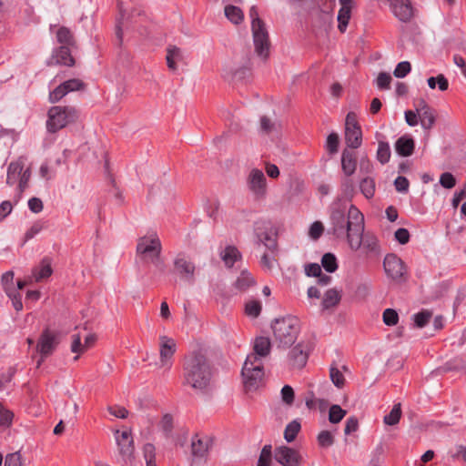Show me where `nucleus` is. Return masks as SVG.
Segmentation results:
<instances>
[{
    "label": "nucleus",
    "instance_id": "e2e57ef3",
    "mask_svg": "<svg viewBox=\"0 0 466 466\" xmlns=\"http://www.w3.org/2000/svg\"><path fill=\"white\" fill-rule=\"evenodd\" d=\"M394 186L398 192L406 193L409 190L410 183L405 177L399 176L394 180Z\"/></svg>",
    "mask_w": 466,
    "mask_h": 466
},
{
    "label": "nucleus",
    "instance_id": "aec40b11",
    "mask_svg": "<svg viewBox=\"0 0 466 466\" xmlns=\"http://www.w3.org/2000/svg\"><path fill=\"white\" fill-rule=\"evenodd\" d=\"M27 158L24 156L19 157L16 160L12 161L7 167L6 184L14 186L16 184L25 170Z\"/></svg>",
    "mask_w": 466,
    "mask_h": 466
},
{
    "label": "nucleus",
    "instance_id": "2eb2a0df",
    "mask_svg": "<svg viewBox=\"0 0 466 466\" xmlns=\"http://www.w3.org/2000/svg\"><path fill=\"white\" fill-rule=\"evenodd\" d=\"M384 271L392 280H400L406 273L403 261L395 254H388L383 260Z\"/></svg>",
    "mask_w": 466,
    "mask_h": 466
},
{
    "label": "nucleus",
    "instance_id": "f03ea898",
    "mask_svg": "<svg viewBox=\"0 0 466 466\" xmlns=\"http://www.w3.org/2000/svg\"><path fill=\"white\" fill-rule=\"evenodd\" d=\"M213 371L202 354H193L186 359L184 365L185 383L195 390H206L212 381Z\"/></svg>",
    "mask_w": 466,
    "mask_h": 466
},
{
    "label": "nucleus",
    "instance_id": "1a4fd4ad",
    "mask_svg": "<svg viewBox=\"0 0 466 466\" xmlns=\"http://www.w3.org/2000/svg\"><path fill=\"white\" fill-rule=\"evenodd\" d=\"M345 141L348 147L358 148L362 142V132L354 112L348 113L345 121Z\"/></svg>",
    "mask_w": 466,
    "mask_h": 466
},
{
    "label": "nucleus",
    "instance_id": "7c9ffc66",
    "mask_svg": "<svg viewBox=\"0 0 466 466\" xmlns=\"http://www.w3.org/2000/svg\"><path fill=\"white\" fill-rule=\"evenodd\" d=\"M226 17L233 24L238 25L244 19L243 11L233 5H227L224 8Z\"/></svg>",
    "mask_w": 466,
    "mask_h": 466
},
{
    "label": "nucleus",
    "instance_id": "13d9d810",
    "mask_svg": "<svg viewBox=\"0 0 466 466\" xmlns=\"http://www.w3.org/2000/svg\"><path fill=\"white\" fill-rule=\"evenodd\" d=\"M66 94L79 90L83 87V83L79 79H69L61 84Z\"/></svg>",
    "mask_w": 466,
    "mask_h": 466
},
{
    "label": "nucleus",
    "instance_id": "603ef678",
    "mask_svg": "<svg viewBox=\"0 0 466 466\" xmlns=\"http://www.w3.org/2000/svg\"><path fill=\"white\" fill-rule=\"evenodd\" d=\"M13 418L14 413L0 403V426H9Z\"/></svg>",
    "mask_w": 466,
    "mask_h": 466
},
{
    "label": "nucleus",
    "instance_id": "de8ad7c7",
    "mask_svg": "<svg viewBox=\"0 0 466 466\" xmlns=\"http://www.w3.org/2000/svg\"><path fill=\"white\" fill-rule=\"evenodd\" d=\"M341 191H342L343 197L347 200L352 199V198L354 196L355 189H354L353 181L350 178L346 177V178L342 179Z\"/></svg>",
    "mask_w": 466,
    "mask_h": 466
},
{
    "label": "nucleus",
    "instance_id": "f8f14e48",
    "mask_svg": "<svg viewBox=\"0 0 466 466\" xmlns=\"http://www.w3.org/2000/svg\"><path fill=\"white\" fill-rule=\"evenodd\" d=\"M60 341L59 333L49 329H46L37 342L36 350L41 354L42 359L51 355Z\"/></svg>",
    "mask_w": 466,
    "mask_h": 466
},
{
    "label": "nucleus",
    "instance_id": "6e6552de",
    "mask_svg": "<svg viewBox=\"0 0 466 466\" xmlns=\"http://www.w3.org/2000/svg\"><path fill=\"white\" fill-rule=\"evenodd\" d=\"M173 268L180 281L190 285L195 282L197 267L187 254L178 253L173 260Z\"/></svg>",
    "mask_w": 466,
    "mask_h": 466
},
{
    "label": "nucleus",
    "instance_id": "37998d69",
    "mask_svg": "<svg viewBox=\"0 0 466 466\" xmlns=\"http://www.w3.org/2000/svg\"><path fill=\"white\" fill-rule=\"evenodd\" d=\"M272 451L270 445H265L259 454L257 466H271Z\"/></svg>",
    "mask_w": 466,
    "mask_h": 466
},
{
    "label": "nucleus",
    "instance_id": "5701e85b",
    "mask_svg": "<svg viewBox=\"0 0 466 466\" xmlns=\"http://www.w3.org/2000/svg\"><path fill=\"white\" fill-rule=\"evenodd\" d=\"M219 257L227 268H232L236 264H238L241 262L242 258L238 249L232 245H227L221 248Z\"/></svg>",
    "mask_w": 466,
    "mask_h": 466
},
{
    "label": "nucleus",
    "instance_id": "2f4dec72",
    "mask_svg": "<svg viewBox=\"0 0 466 466\" xmlns=\"http://www.w3.org/2000/svg\"><path fill=\"white\" fill-rule=\"evenodd\" d=\"M360 192L367 199L373 198L375 194V181L373 178L367 177L360 182Z\"/></svg>",
    "mask_w": 466,
    "mask_h": 466
},
{
    "label": "nucleus",
    "instance_id": "f257e3e1",
    "mask_svg": "<svg viewBox=\"0 0 466 466\" xmlns=\"http://www.w3.org/2000/svg\"><path fill=\"white\" fill-rule=\"evenodd\" d=\"M346 207L341 204V198H338L331 206L330 220L332 231L338 237L346 234L350 248L352 250H358L363 242L364 248L370 251L378 250V241L370 237L363 240L364 232V216L358 208L351 205L349 208L347 215Z\"/></svg>",
    "mask_w": 466,
    "mask_h": 466
},
{
    "label": "nucleus",
    "instance_id": "052dcab7",
    "mask_svg": "<svg viewBox=\"0 0 466 466\" xmlns=\"http://www.w3.org/2000/svg\"><path fill=\"white\" fill-rule=\"evenodd\" d=\"M281 399L283 402L288 405H291L294 401V390L289 385H285L281 389Z\"/></svg>",
    "mask_w": 466,
    "mask_h": 466
},
{
    "label": "nucleus",
    "instance_id": "f3484780",
    "mask_svg": "<svg viewBox=\"0 0 466 466\" xmlns=\"http://www.w3.org/2000/svg\"><path fill=\"white\" fill-rule=\"evenodd\" d=\"M14 280V273L12 271H7L2 276V285L6 295L12 300L13 307L16 311H20L23 309V303L21 300V295L15 289V285L13 283Z\"/></svg>",
    "mask_w": 466,
    "mask_h": 466
},
{
    "label": "nucleus",
    "instance_id": "cd10ccee",
    "mask_svg": "<svg viewBox=\"0 0 466 466\" xmlns=\"http://www.w3.org/2000/svg\"><path fill=\"white\" fill-rule=\"evenodd\" d=\"M341 299V291L336 289H328L322 298L321 305L323 309H329L337 306Z\"/></svg>",
    "mask_w": 466,
    "mask_h": 466
},
{
    "label": "nucleus",
    "instance_id": "0eeeda50",
    "mask_svg": "<svg viewBox=\"0 0 466 466\" xmlns=\"http://www.w3.org/2000/svg\"><path fill=\"white\" fill-rule=\"evenodd\" d=\"M241 374L244 386L248 390L257 389L264 377L263 361H258L255 356H247Z\"/></svg>",
    "mask_w": 466,
    "mask_h": 466
},
{
    "label": "nucleus",
    "instance_id": "a878e982",
    "mask_svg": "<svg viewBox=\"0 0 466 466\" xmlns=\"http://www.w3.org/2000/svg\"><path fill=\"white\" fill-rule=\"evenodd\" d=\"M357 162L352 152L344 150L341 155V168L345 176L350 177L356 171Z\"/></svg>",
    "mask_w": 466,
    "mask_h": 466
},
{
    "label": "nucleus",
    "instance_id": "39448f33",
    "mask_svg": "<svg viewBox=\"0 0 466 466\" xmlns=\"http://www.w3.org/2000/svg\"><path fill=\"white\" fill-rule=\"evenodd\" d=\"M251 19V29L253 34V42L255 51L262 58H266L269 52V42L268 31L263 22L258 17V10L252 6L249 10Z\"/></svg>",
    "mask_w": 466,
    "mask_h": 466
},
{
    "label": "nucleus",
    "instance_id": "49530a36",
    "mask_svg": "<svg viewBox=\"0 0 466 466\" xmlns=\"http://www.w3.org/2000/svg\"><path fill=\"white\" fill-rule=\"evenodd\" d=\"M329 377L332 383L339 389H341L345 384V378L342 372L336 367H330Z\"/></svg>",
    "mask_w": 466,
    "mask_h": 466
},
{
    "label": "nucleus",
    "instance_id": "3c124183",
    "mask_svg": "<svg viewBox=\"0 0 466 466\" xmlns=\"http://www.w3.org/2000/svg\"><path fill=\"white\" fill-rule=\"evenodd\" d=\"M410 69L411 66L410 62L402 61L396 66L393 74L398 78H403L410 72Z\"/></svg>",
    "mask_w": 466,
    "mask_h": 466
},
{
    "label": "nucleus",
    "instance_id": "6ab92c4d",
    "mask_svg": "<svg viewBox=\"0 0 466 466\" xmlns=\"http://www.w3.org/2000/svg\"><path fill=\"white\" fill-rule=\"evenodd\" d=\"M390 10L401 22L409 21L413 15L410 0H390Z\"/></svg>",
    "mask_w": 466,
    "mask_h": 466
},
{
    "label": "nucleus",
    "instance_id": "a18cd8bd",
    "mask_svg": "<svg viewBox=\"0 0 466 466\" xmlns=\"http://www.w3.org/2000/svg\"><path fill=\"white\" fill-rule=\"evenodd\" d=\"M31 177V167H27L23 171L18 182L17 189H18V198L21 197L22 193L25 191V189L28 187V182Z\"/></svg>",
    "mask_w": 466,
    "mask_h": 466
},
{
    "label": "nucleus",
    "instance_id": "8fccbe9b",
    "mask_svg": "<svg viewBox=\"0 0 466 466\" xmlns=\"http://www.w3.org/2000/svg\"><path fill=\"white\" fill-rule=\"evenodd\" d=\"M383 322L387 326H394L398 323L399 320V315L395 309H386L383 311Z\"/></svg>",
    "mask_w": 466,
    "mask_h": 466
},
{
    "label": "nucleus",
    "instance_id": "774afa93",
    "mask_svg": "<svg viewBox=\"0 0 466 466\" xmlns=\"http://www.w3.org/2000/svg\"><path fill=\"white\" fill-rule=\"evenodd\" d=\"M66 95H67L66 91H65L62 85L60 84L57 87L49 93V100L51 103H56L62 99Z\"/></svg>",
    "mask_w": 466,
    "mask_h": 466
},
{
    "label": "nucleus",
    "instance_id": "c756f323",
    "mask_svg": "<svg viewBox=\"0 0 466 466\" xmlns=\"http://www.w3.org/2000/svg\"><path fill=\"white\" fill-rule=\"evenodd\" d=\"M167 64L169 69L176 70L177 64L184 59L183 52L177 46H170L167 53Z\"/></svg>",
    "mask_w": 466,
    "mask_h": 466
},
{
    "label": "nucleus",
    "instance_id": "393cba45",
    "mask_svg": "<svg viewBox=\"0 0 466 466\" xmlns=\"http://www.w3.org/2000/svg\"><path fill=\"white\" fill-rule=\"evenodd\" d=\"M414 140L408 137H400L395 143L396 152L402 157H409L413 153L414 150Z\"/></svg>",
    "mask_w": 466,
    "mask_h": 466
},
{
    "label": "nucleus",
    "instance_id": "412c9836",
    "mask_svg": "<svg viewBox=\"0 0 466 466\" xmlns=\"http://www.w3.org/2000/svg\"><path fill=\"white\" fill-rule=\"evenodd\" d=\"M212 444V441L208 436L196 434L191 440L192 454L194 457H205Z\"/></svg>",
    "mask_w": 466,
    "mask_h": 466
},
{
    "label": "nucleus",
    "instance_id": "338daca9",
    "mask_svg": "<svg viewBox=\"0 0 466 466\" xmlns=\"http://www.w3.org/2000/svg\"><path fill=\"white\" fill-rule=\"evenodd\" d=\"M395 239L401 245H405L410 240V232L404 228H398L394 234Z\"/></svg>",
    "mask_w": 466,
    "mask_h": 466
},
{
    "label": "nucleus",
    "instance_id": "c9c22d12",
    "mask_svg": "<svg viewBox=\"0 0 466 466\" xmlns=\"http://www.w3.org/2000/svg\"><path fill=\"white\" fill-rule=\"evenodd\" d=\"M262 305L260 301L257 299H250L245 304V313L249 318H257L260 314Z\"/></svg>",
    "mask_w": 466,
    "mask_h": 466
},
{
    "label": "nucleus",
    "instance_id": "680f3d73",
    "mask_svg": "<svg viewBox=\"0 0 466 466\" xmlns=\"http://www.w3.org/2000/svg\"><path fill=\"white\" fill-rule=\"evenodd\" d=\"M324 227L320 221H315L311 224L309 235L312 239H318L323 233Z\"/></svg>",
    "mask_w": 466,
    "mask_h": 466
},
{
    "label": "nucleus",
    "instance_id": "09e8293b",
    "mask_svg": "<svg viewBox=\"0 0 466 466\" xmlns=\"http://www.w3.org/2000/svg\"><path fill=\"white\" fill-rule=\"evenodd\" d=\"M431 318L430 311L424 310L413 315V321L416 327L423 328L427 325Z\"/></svg>",
    "mask_w": 466,
    "mask_h": 466
},
{
    "label": "nucleus",
    "instance_id": "b1692460",
    "mask_svg": "<svg viewBox=\"0 0 466 466\" xmlns=\"http://www.w3.org/2000/svg\"><path fill=\"white\" fill-rule=\"evenodd\" d=\"M253 349L254 352L248 356H255L258 361H262V359L267 357L270 352V339L268 337L256 338Z\"/></svg>",
    "mask_w": 466,
    "mask_h": 466
},
{
    "label": "nucleus",
    "instance_id": "f704fd0d",
    "mask_svg": "<svg viewBox=\"0 0 466 466\" xmlns=\"http://www.w3.org/2000/svg\"><path fill=\"white\" fill-rule=\"evenodd\" d=\"M317 441L320 448L328 449L334 444V434L327 430L321 431L317 436Z\"/></svg>",
    "mask_w": 466,
    "mask_h": 466
},
{
    "label": "nucleus",
    "instance_id": "20e7f679",
    "mask_svg": "<svg viewBox=\"0 0 466 466\" xmlns=\"http://www.w3.org/2000/svg\"><path fill=\"white\" fill-rule=\"evenodd\" d=\"M78 116V111L74 106H52L47 113L46 129L50 133H56L75 122Z\"/></svg>",
    "mask_w": 466,
    "mask_h": 466
},
{
    "label": "nucleus",
    "instance_id": "864d4df0",
    "mask_svg": "<svg viewBox=\"0 0 466 466\" xmlns=\"http://www.w3.org/2000/svg\"><path fill=\"white\" fill-rule=\"evenodd\" d=\"M71 351L77 354L76 357H74V360H78L79 354L86 351L84 344L81 342V337L78 334L73 336Z\"/></svg>",
    "mask_w": 466,
    "mask_h": 466
},
{
    "label": "nucleus",
    "instance_id": "c03bdc74",
    "mask_svg": "<svg viewBox=\"0 0 466 466\" xmlns=\"http://www.w3.org/2000/svg\"><path fill=\"white\" fill-rule=\"evenodd\" d=\"M377 158L381 164L389 162L390 158V145L386 142H380L377 150Z\"/></svg>",
    "mask_w": 466,
    "mask_h": 466
},
{
    "label": "nucleus",
    "instance_id": "4c0bfd02",
    "mask_svg": "<svg viewBox=\"0 0 466 466\" xmlns=\"http://www.w3.org/2000/svg\"><path fill=\"white\" fill-rule=\"evenodd\" d=\"M427 82L429 87L431 89L436 88V86H438V88L441 91H445L448 89L449 86L447 78L441 74L438 75L436 77L431 76L428 78Z\"/></svg>",
    "mask_w": 466,
    "mask_h": 466
},
{
    "label": "nucleus",
    "instance_id": "9d476101",
    "mask_svg": "<svg viewBox=\"0 0 466 466\" xmlns=\"http://www.w3.org/2000/svg\"><path fill=\"white\" fill-rule=\"evenodd\" d=\"M114 436L123 460L125 461H132L134 459L135 447L131 430L128 428H125L123 431L116 430Z\"/></svg>",
    "mask_w": 466,
    "mask_h": 466
},
{
    "label": "nucleus",
    "instance_id": "e433bc0d",
    "mask_svg": "<svg viewBox=\"0 0 466 466\" xmlns=\"http://www.w3.org/2000/svg\"><path fill=\"white\" fill-rule=\"evenodd\" d=\"M346 413V410H343L339 405H331L329 410V420L330 423L337 424L342 420Z\"/></svg>",
    "mask_w": 466,
    "mask_h": 466
},
{
    "label": "nucleus",
    "instance_id": "4be33fe9",
    "mask_svg": "<svg viewBox=\"0 0 466 466\" xmlns=\"http://www.w3.org/2000/svg\"><path fill=\"white\" fill-rule=\"evenodd\" d=\"M339 2L340 8L337 17L339 23L338 27L339 30L343 33L347 29L354 3L353 0H339Z\"/></svg>",
    "mask_w": 466,
    "mask_h": 466
},
{
    "label": "nucleus",
    "instance_id": "423d86ee",
    "mask_svg": "<svg viewBox=\"0 0 466 466\" xmlns=\"http://www.w3.org/2000/svg\"><path fill=\"white\" fill-rule=\"evenodd\" d=\"M161 242L156 233L140 238L137 245V256L147 262L155 265L160 263Z\"/></svg>",
    "mask_w": 466,
    "mask_h": 466
},
{
    "label": "nucleus",
    "instance_id": "72a5a7b5",
    "mask_svg": "<svg viewBox=\"0 0 466 466\" xmlns=\"http://www.w3.org/2000/svg\"><path fill=\"white\" fill-rule=\"evenodd\" d=\"M401 417V406L400 403H396L392 407L389 414L383 418V422L389 426H394L399 423Z\"/></svg>",
    "mask_w": 466,
    "mask_h": 466
},
{
    "label": "nucleus",
    "instance_id": "ea45409f",
    "mask_svg": "<svg viewBox=\"0 0 466 466\" xmlns=\"http://www.w3.org/2000/svg\"><path fill=\"white\" fill-rule=\"evenodd\" d=\"M300 430V423L297 420H292L289 422L284 432V438L288 442H291L295 440L296 436L298 435L299 431Z\"/></svg>",
    "mask_w": 466,
    "mask_h": 466
},
{
    "label": "nucleus",
    "instance_id": "58836bf2",
    "mask_svg": "<svg viewBox=\"0 0 466 466\" xmlns=\"http://www.w3.org/2000/svg\"><path fill=\"white\" fill-rule=\"evenodd\" d=\"M46 228L45 222L37 220L32 224V226L26 230L24 236V243L34 238L35 236L40 234Z\"/></svg>",
    "mask_w": 466,
    "mask_h": 466
},
{
    "label": "nucleus",
    "instance_id": "79ce46f5",
    "mask_svg": "<svg viewBox=\"0 0 466 466\" xmlns=\"http://www.w3.org/2000/svg\"><path fill=\"white\" fill-rule=\"evenodd\" d=\"M321 265L326 271L332 273L338 268L337 258L331 253H326L321 258Z\"/></svg>",
    "mask_w": 466,
    "mask_h": 466
},
{
    "label": "nucleus",
    "instance_id": "473e14b6",
    "mask_svg": "<svg viewBox=\"0 0 466 466\" xmlns=\"http://www.w3.org/2000/svg\"><path fill=\"white\" fill-rule=\"evenodd\" d=\"M254 283L255 280L251 274L247 270H242L235 282V287L239 290H246Z\"/></svg>",
    "mask_w": 466,
    "mask_h": 466
},
{
    "label": "nucleus",
    "instance_id": "ddd939ff",
    "mask_svg": "<svg viewBox=\"0 0 466 466\" xmlns=\"http://www.w3.org/2000/svg\"><path fill=\"white\" fill-rule=\"evenodd\" d=\"M248 190L257 198H264L267 195V179L262 170L252 168L247 178Z\"/></svg>",
    "mask_w": 466,
    "mask_h": 466
},
{
    "label": "nucleus",
    "instance_id": "7ed1b4c3",
    "mask_svg": "<svg viewBox=\"0 0 466 466\" xmlns=\"http://www.w3.org/2000/svg\"><path fill=\"white\" fill-rule=\"evenodd\" d=\"M274 340L279 348L292 345L300 332V323L294 316L277 319L271 325Z\"/></svg>",
    "mask_w": 466,
    "mask_h": 466
},
{
    "label": "nucleus",
    "instance_id": "4d7b16f0",
    "mask_svg": "<svg viewBox=\"0 0 466 466\" xmlns=\"http://www.w3.org/2000/svg\"><path fill=\"white\" fill-rule=\"evenodd\" d=\"M391 76L388 73H380L376 79V85L380 89H389L391 82Z\"/></svg>",
    "mask_w": 466,
    "mask_h": 466
},
{
    "label": "nucleus",
    "instance_id": "69168bd1",
    "mask_svg": "<svg viewBox=\"0 0 466 466\" xmlns=\"http://www.w3.org/2000/svg\"><path fill=\"white\" fill-rule=\"evenodd\" d=\"M4 466H22L21 454L14 452L6 455Z\"/></svg>",
    "mask_w": 466,
    "mask_h": 466
},
{
    "label": "nucleus",
    "instance_id": "a211bd4d",
    "mask_svg": "<svg viewBox=\"0 0 466 466\" xmlns=\"http://www.w3.org/2000/svg\"><path fill=\"white\" fill-rule=\"evenodd\" d=\"M416 110L419 112L420 124L421 127L425 130L431 129L436 120L434 111L423 99H420L416 103Z\"/></svg>",
    "mask_w": 466,
    "mask_h": 466
},
{
    "label": "nucleus",
    "instance_id": "5fc2aeb1",
    "mask_svg": "<svg viewBox=\"0 0 466 466\" xmlns=\"http://www.w3.org/2000/svg\"><path fill=\"white\" fill-rule=\"evenodd\" d=\"M57 41L63 45H70L72 42V34L66 27H60L56 32Z\"/></svg>",
    "mask_w": 466,
    "mask_h": 466
},
{
    "label": "nucleus",
    "instance_id": "6e6d98bb",
    "mask_svg": "<svg viewBox=\"0 0 466 466\" xmlns=\"http://www.w3.org/2000/svg\"><path fill=\"white\" fill-rule=\"evenodd\" d=\"M326 147L328 151L334 154L338 151L339 147V136L336 133H330L326 140Z\"/></svg>",
    "mask_w": 466,
    "mask_h": 466
},
{
    "label": "nucleus",
    "instance_id": "4468645a",
    "mask_svg": "<svg viewBox=\"0 0 466 466\" xmlns=\"http://www.w3.org/2000/svg\"><path fill=\"white\" fill-rule=\"evenodd\" d=\"M159 361L157 367L167 371L172 367V358L176 351V343L173 339L167 336H161L159 338Z\"/></svg>",
    "mask_w": 466,
    "mask_h": 466
},
{
    "label": "nucleus",
    "instance_id": "c85d7f7f",
    "mask_svg": "<svg viewBox=\"0 0 466 466\" xmlns=\"http://www.w3.org/2000/svg\"><path fill=\"white\" fill-rule=\"evenodd\" d=\"M53 59L58 65L68 66L74 65V59L70 54L68 47L66 46L59 47L55 52V54L53 56Z\"/></svg>",
    "mask_w": 466,
    "mask_h": 466
},
{
    "label": "nucleus",
    "instance_id": "9b49d317",
    "mask_svg": "<svg viewBox=\"0 0 466 466\" xmlns=\"http://www.w3.org/2000/svg\"><path fill=\"white\" fill-rule=\"evenodd\" d=\"M309 349L303 341L298 342L292 347L287 356V362L292 370H301L307 364Z\"/></svg>",
    "mask_w": 466,
    "mask_h": 466
},
{
    "label": "nucleus",
    "instance_id": "bf43d9fd",
    "mask_svg": "<svg viewBox=\"0 0 466 466\" xmlns=\"http://www.w3.org/2000/svg\"><path fill=\"white\" fill-rule=\"evenodd\" d=\"M440 184L445 188H452L456 185V179L450 172H445L441 175Z\"/></svg>",
    "mask_w": 466,
    "mask_h": 466
},
{
    "label": "nucleus",
    "instance_id": "0e129e2a",
    "mask_svg": "<svg viewBox=\"0 0 466 466\" xmlns=\"http://www.w3.org/2000/svg\"><path fill=\"white\" fill-rule=\"evenodd\" d=\"M404 116H405L406 123L410 127H415L420 122L419 112L416 109L405 111Z\"/></svg>",
    "mask_w": 466,
    "mask_h": 466
},
{
    "label": "nucleus",
    "instance_id": "dca6fc26",
    "mask_svg": "<svg viewBox=\"0 0 466 466\" xmlns=\"http://www.w3.org/2000/svg\"><path fill=\"white\" fill-rule=\"evenodd\" d=\"M275 460L282 466H300L302 457L299 452L287 446L275 450Z\"/></svg>",
    "mask_w": 466,
    "mask_h": 466
},
{
    "label": "nucleus",
    "instance_id": "a19ab883",
    "mask_svg": "<svg viewBox=\"0 0 466 466\" xmlns=\"http://www.w3.org/2000/svg\"><path fill=\"white\" fill-rule=\"evenodd\" d=\"M143 454L147 466H157L156 463V448L151 443H147L143 447Z\"/></svg>",
    "mask_w": 466,
    "mask_h": 466
},
{
    "label": "nucleus",
    "instance_id": "bb28decb",
    "mask_svg": "<svg viewBox=\"0 0 466 466\" xmlns=\"http://www.w3.org/2000/svg\"><path fill=\"white\" fill-rule=\"evenodd\" d=\"M53 270L51 262L48 258H44L40 264L34 268L32 278L35 281L39 282L51 276Z\"/></svg>",
    "mask_w": 466,
    "mask_h": 466
}]
</instances>
